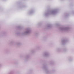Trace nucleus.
<instances>
[{"instance_id": "obj_4", "label": "nucleus", "mask_w": 74, "mask_h": 74, "mask_svg": "<svg viewBox=\"0 0 74 74\" xmlns=\"http://www.w3.org/2000/svg\"><path fill=\"white\" fill-rule=\"evenodd\" d=\"M48 55L47 53H45L44 54V56H47V55Z\"/></svg>"}, {"instance_id": "obj_7", "label": "nucleus", "mask_w": 74, "mask_h": 74, "mask_svg": "<svg viewBox=\"0 0 74 74\" xmlns=\"http://www.w3.org/2000/svg\"><path fill=\"white\" fill-rule=\"evenodd\" d=\"M47 14H45V15H47Z\"/></svg>"}, {"instance_id": "obj_1", "label": "nucleus", "mask_w": 74, "mask_h": 74, "mask_svg": "<svg viewBox=\"0 0 74 74\" xmlns=\"http://www.w3.org/2000/svg\"><path fill=\"white\" fill-rule=\"evenodd\" d=\"M31 32V29H30L29 28H27L26 29V31H25L23 32V34H27L30 33Z\"/></svg>"}, {"instance_id": "obj_9", "label": "nucleus", "mask_w": 74, "mask_h": 74, "mask_svg": "<svg viewBox=\"0 0 74 74\" xmlns=\"http://www.w3.org/2000/svg\"><path fill=\"white\" fill-rule=\"evenodd\" d=\"M1 66V64H0V67Z\"/></svg>"}, {"instance_id": "obj_5", "label": "nucleus", "mask_w": 74, "mask_h": 74, "mask_svg": "<svg viewBox=\"0 0 74 74\" xmlns=\"http://www.w3.org/2000/svg\"><path fill=\"white\" fill-rule=\"evenodd\" d=\"M63 42H64V43L66 42V41L64 40V41H63Z\"/></svg>"}, {"instance_id": "obj_8", "label": "nucleus", "mask_w": 74, "mask_h": 74, "mask_svg": "<svg viewBox=\"0 0 74 74\" xmlns=\"http://www.w3.org/2000/svg\"><path fill=\"white\" fill-rule=\"evenodd\" d=\"M31 52H33V51H31Z\"/></svg>"}, {"instance_id": "obj_6", "label": "nucleus", "mask_w": 74, "mask_h": 74, "mask_svg": "<svg viewBox=\"0 0 74 74\" xmlns=\"http://www.w3.org/2000/svg\"><path fill=\"white\" fill-rule=\"evenodd\" d=\"M33 12V11H31V14H32V13Z\"/></svg>"}, {"instance_id": "obj_3", "label": "nucleus", "mask_w": 74, "mask_h": 74, "mask_svg": "<svg viewBox=\"0 0 74 74\" xmlns=\"http://www.w3.org/2000/svg\"><path fill=\"white\" fill-rule=\"evenodd\" d=\"M61 30H67L68 29V28L67 27H64V28H60Z\"/></svg>"}, {"instance_id": "obj_2", "label": "nucleus", "mask_w": 74, "mask_h": 74, "mask_svg": "<svg viewBox=\"0 0 74 74\" xmlns=\"http://www.w3.org/2000/svg\"><path fill=\"white\" fill-rule=\"evenodd\" d=\"M57 12V10H54L49 12V14H52V15H55Z\"/></svg>"}]
</instances>
